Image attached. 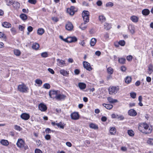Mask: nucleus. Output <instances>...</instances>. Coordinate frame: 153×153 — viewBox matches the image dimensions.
I'll return each instance as SVG.
<instances>
[{
    "mask_svg": "<svg viewBox=\"0 0 153 153\" xmlns=\"http://www.w3.org/2000/svg\"><path fill=\"white\" fill-rule=\"evenodd\" d=\"M139 130L142 132L146 134L151 133L152 128L146 123H140L138 126Z\"/></svg>",
    "mask_w": 153,
    "mask_h": 153,
    "instance_id": "nucleus-1",
    "label": "nucleus"
},
{
    "mask_svg": "<svg viewBox=\"0 0 153 153\" xmlns=\"http://www.w3.org/2000/svg\"><path fill=\"white\" fill-rule=\"evenodd\" d=\"M17 89L18 91L22 93H27L28 90V88L24 84L19 85Z\"/></svg>",
    "mask_w": 153,
    "mask_h": 153,
    "instance_id": "nucleus-2",
    "label": "nucleus"
},
{
    "mask_svg": "<svg viewBox=\"0 0 153 153\" xmlns=\"http://www.w3.org/2000/svg\"><path fill=\"white\" fill-rule=\"evenodd\" d=\"M119 90L118 86H112L108 88L109 93L111 95H114L117 93Z\"/></svg>",
    "mask_w": 153,
    "mask_h": 153,
    "instance_id": "nucleus-3",
    "label": "nucleus"
},
{
    "mask_svg": "<svg viewBox=\"0 0 153 153\" xmlns=\"http://www.w3.org/2000/svg\"><path fill=\"white\" fill-rule=\"evenodd\" d=\"M84 22L82 23L79 26V28L80 29L85 28H87V26L85 25L86 23L89 22V16H85L83 17Z\"/></svg>",
    "mask_w": 153,
    "mask_h": 153,
    "instance_id": "nucleus-4",
    "label": "nucleus"
},
{
    "mask_svg": "<svg viewBox=\"0 0 153 153\" xmlns=\"http://www.w3.org/2000/svg\"><path fill=\"white\" fill-rule=\"evenodd\" d=\"M25 143L21 139H19L16 143V145L17 146L20 148H23L24 145L25 144Z\"/></svg>",
    "mask_w": 153,
    "mask_h": 153,
    "instance_id": "nucleus-5",
    "label": "nucleus"
},
{
    "mask_svg": "<svg viewBox=\"0 0 153 153\" xmlns=\"http://www.w3.org/2000/svg\"><path fill=\"white\" fill-rule=\"evenodd\" d=\"M59 91H58L52 90L49 92V95L51 97L53 98H56L58 93Z\"/></svg>",
    "mask_w": 153,
    "mask_h": 153,
    "instance_id": "nucleus-6",
    "label": "nucleus"
},
{
    "mask_svg": "<svg viewBox=\"0 0 153 153\" xmlns=\"http://www.w3.org/2000/svg\"><path fill=\"white\" fill-rule=\"evenodd\" d=\"M83 64L84 68L87 70L91 71L92 70V68L90 64L88 62L86 61H83Z\"/></svg>",
    "mask_w": 153,
    "mask_h": 153,
    "instance_id": "nucleus-7",
    "label": "nucleus"
},
{
    "mask_svg": "<svg viewBox=\"0 0 153 153\" xmlns=\"http://www.w3.org/2000/svg\"><path fill=\"white\" fill-rule=\"evenodd\" d=\"M71 118L74 120H77L79 119V115L77 112H74L71 115Z\"/></svg>",
    "mask_w": 153,
    "mask_h": 153,
    "instance_id": "nucleus-8",
    "label": "nucleus"
},
{
    "mask_svg": "<svg viewBox=\"0 0 153 153\" xmlns=\"http://www.w3.org/2000/svg\"><path fill=\"white\" fill-rule=\"evenodd\" d=\"M39 109L42 111H45L47 109L46 105L43 103L40 104L38 106Z\"/></svg>",
    "mask_w": 153,
    "mask_h": 153,
    "instance_id": "nucleus-9",
    "label": "nucleus"
},
{
    "mask_svg": "<svg viewBox=\"0 0 153 153\" xmlns=\"http://www.w3.org/2000/svg\"><path fill=\"white\" fill-rule=\"evenodd\" d=\"M57 65L60 67H63L65 65V61L64 60L60 59H57Z\"/></svg>",
    "mask_w": 153,
    "mask_h": 153,
    "instance_id": "nucleus-10",
    "label": "nucleus"
},
{
    "mask_svg": "<svg viewBox=\"0 0 153 153\" xmlns=\"http://www.w3.org/2000/svg\"><path fill=\"white\" fill-rule=\"evenodd\" d=\"M60 73L64 76H68L69 75V71H67L65 69H61L59 71Z\"/></svg>",
    "mask_w": 153,
    "mask_h": 153,
    "instance_id": "nucleus-11",
    "label": "nucleus"
},
{
    "mask_svg": "<svg viewBox=\"0 0 153 153\" xmlns=\"http://www.w3.org/2000/svg\"><path fill=\"white\" fill-rule=\"evenodd\" d=\"M59 93H58L57 96H56V99L59 100H64L66 97V96L63 94H60Z\"/></svg>",
    "mask_w": 153,
    "mask_h": 153,
    "instance_id": "nucleus-12",
    "label": "nucleus"
},
{
    "mask_svg": "<svg viewBox=\"0 0 153 153\" xmlns=\"http://www.w3.org/2000/svg\"><path fill=\"white\" fill-rule=\"evenodd\" d=\"M68 40L67 41L68 43L75 42L77 41V38L75 36L68 37Z\"/></svg>",
    "mask_w": 153,
    "mask_h": 153,
    "instance_id": "nucleus-13",
    "label": "nucleus"
},
{
    "mask_svg": "<svg viewBox=\"0 0 153 153\" xmlns=\"http://www.w3.org/2000/svg\"><path fill=\"white\" fill-rule=\"evenodd\" d=\"M20 117L23 120H27L29 119L30 116L28 114L24 113L21 115Z\"/></svg>",
    "mask_w": 153,
    "mask_h": 153,
    "instance_id": "nucleus-14",
    "label": "nucleus"
},
{
    "mask_svg": "<svg viewBox=\"0 0 153 153\" xmlns=\"http://www.w3.org/2000/svg\"><path fill=\"white\" fill-rule=\"evenodd\" d=\"M129 115L132 116H135L137 114V113L136 111L133 109H131L128 111Z\"/></svg>",
    "mask_w": 153,
    "mask_h": 153,
    "instance_id": "nucleus-15",
    "label": "nucleus"
},
{
    "mask_svg": "<svg viewBox=\"0 0 153 153\" xmlns=\"http://www.w3.org/2000/svg\"><path fill=\"white\" fill-rule=\"evenodd\" d=\"M130 19L132 22L134 23H137L138 21L139 18L135 16H133L131 17Z\"/></svg>",
    "mask_w": 153,
    "mask_h": 153,
    "instance_id": "nucleus-16",
    "label": "nucleus"
},
{
    "mask_svg": "<svg viewBox=\"0 0 153 153\" xmlns=\"http://www.w3.org/2000/svg\"><path fill=\"white\" fill-rule=\"evenodd\" d=\"M0 143L3 145L4 146H8L9 145V143L7 140L4 139L1 140Z\"/></svg>",
    "mask_w": 153,
    "mask_h": 153,
    "instance_id": "nucleus-17",
    "label": "nucleus"
},
{
    "mask_svg": "<svg viewBox=\"0 0 153 153\" xmlns=\"http://www.w3.org/2000/svg\"><path fill=\"white\" fill-rule=\"evenodd\" d=\"M2 25L3 26L7 28H10L11 27V25L9 22H4L2 23Z\"/></svg>",
    "mask_w": 153,
    "mask_h": 153,
    "instance_id": "nucleus-18",
    "label": "nucleus"
},
{
    "mask_svg": "<svg viewBox=\"0 0 153 153\" xmlns=\"http://www.w3.org/2000/svg\"><path fill=\"white\" fill-rule=\"evenodd\" d=\"M78 86L80 89H85L86 87V84L83 82H79L78 83Z\"/></svg>",
    "mask_w": 153,
    "mask_h": 153,
    "instance_id": "nucleus-19",
    "label": "nucleus"
},
{
    "mask_svg": "<svg viewBox=\"0 0 153 153\" xmlns=\"http://www.w3.org/2000/svg\"><path fill=\"white\" fill-rule=\"evenodd\" d=\"M73 26L71 22H68L65 25V29H73Z\"/></svg>",
    "mask_w": 153,
    "mask_h": 153,
    "instance_id": "nucleus-20",
    "label": "nucleus"
},
{
    "mask_svg": "<svg viewBox=\"0 0 153 153\" xmlns=\"http://www.w3.org/2000/svg\"><path fill=\"white\" fill-rule=\"evenodd\" d=\"M13 5L14 8L16 10L18 9L20 7V6L19 3L17 2H13Z\"/></svg>",
    "mask_w": 153,
    "mask_h": 153,
    "instance_id": "nucleus-21",
    "label": "nucleus"
},
{
    "mask_svg": "<svg viewBox=\"0 0 153 153\" xmlns=\"http://www.w3.org/2000/svg\"><path fill=\"white\" fill-rule=\"evenodd\" d=\"M72 8H74V7L71 6L70 8L68 9L67 10V12L71 15H73L74 13V11L72 10Z\"/></svg>",
    "mask_w": 153,
    "mask_h": 153,
    "instance_id": "nucleus-22",
    "label": "nucleus"
},
{
    "mask_svg": "<svg viewBox=\"0 0 153 153\" xmlns=\"http://www.w3.org/2000/svg\"><path fill=\"white\" fill-rule=\"evenodd\" d=\"M97 42V40L95 38H92L91 40L90 45L91 46H94Z\"/></svg>",
    "mask_w": 153,
    "mask_h": 153,
    "instance_id": "nucleus-23",
    "label": "nucleus"
},
{
    "mask_svg": "<svg viewBox=\"0 0 153 153\" xmlns=\"http://www.w3.org/2000/svg\"><path fill=\"white\" fill-rule=\"evenodd\" d=\"M150 11L148 9H144L142 10V13L144 15L147 16L149 14Z\"/></svg>",
    "mask_w": 153,
    "mask_h": 153,
    "instance_id": "nucleus-24",
    "label": "nucleus"
},
{
    "mask_svg": "<svg viewBox=\"0 0 153 153\" xmlns=\"http://www.w3.org/2000/svg\"><path fill=\"white\" fill-rule=\"evenodd\" d=\"M102 105L108 109H111L113 106L112 105L106 104L105 103L103 104Z\"/></svg>",
    "mask_w": 153,
    "mask_h": 153,
    "instance_id": "nucleus-25",
    "label": "nucleus"
},
{
    "mask_svg": "<svg viewBox=\"0 0 153 153\" xmlns=\"http://www.w3.org/2000/svg\"><path fill=\"white\" fill-rule=\"evenodd\" d=\"M108 100L111 103H114L117 102L118 101L116 99H114L111 97H108L107 98Z\"/></svg>",
    "mask_w": 153,
    "mask_h": 153,
    "instance_id": "nucleus-26",
    "label": "nucleus"
},
{
    "mask_svg": "<svg viewBox=\"0 0 153 153\" xmlns=\"http://www.w3.org/2000/svg\"><path fill=\"white\" fill-rule=\"evenodd\" d=\"M89 127L91 128H93L95 129L98 128V126L95 124L91 123L89 125Z\"/></svg>",
    "mask_w": 153,
    "mask_h": 153,
    "instance_id": "nucleus-27",
    "label": "nucleus"
},
{
    "mask_svg": "<svg viewBox=\"0 0 153 153\" xmlns=\"http://www.w3.org/2000/svg\"><path fill=\"white\" fill-rule=\"evenodd\" d=\"M107 71L108 74L110 75L112 74L114 72L113 69L111 67L108 68L107 69Z\"/></svg>",
    "mask_w": 153,
    "mask_h": 153,
    "instance_id": "nucleus-28",
    "label": "nucleus"
},
{
    "mask_svg": "<svg viewBox=\"0 0 153 153\" xmlns=\"http://www.w3.org/2000/svg\"><path fill=\"white\" fill-rule=\"evenodd\" d=\"M14 53L16 56H19L21 54V52L19 50L15 49L14 50Z\"/></svg>",
    "mask_w": 153,
    "mask_h": 153,
    "instance_id": "nucleus-29",
    "label": "nucleus"
},
{
    "mask_svg": "<svg viewBox=\"0 0 153 153\" xmlns=\"http://www.w3.org/2000/svg\"><path fill=\"white\" fill-rule=\"evenodd\" d=\"M39 44L38 43H34L32 46V48L35 50H37L39 49Z\"/></svg>",
    "mask_w": 153,
    "mask_h": 153,
    "instance_id": "nucleus-30",
    "label": "nucleus"
},
{
    "mask_svg": "<svg viewBox=\"0 0 153 153\" xmlns=\"http://www.w3.org/2000/svg\"><path fill=\"white\" fill-rule=\"evenodd\" d=\"M21 18L23 20H25L27 19V16L26 15L22 13L20 15Z\"/></svg>",
    "mask_w": 153,
    "mask_h": 153,
    "instance_id": "nucleus-31",
    "label": "nucleus"
},
{
    "mask_svg": "<svg viewBox=\"0 0 153 153\" xmlns=\"http://www.w3.org/2000/svg\"><path fill=\"white\" fill-rule=\"evenodd\" d=\"M99 20L101 22H105L106 20L105 17L103 15L99 16Z\"/></svg>",
    "mask_w": 153,
    "mask_h": 153,
    "instance_id": "nucleus-32",
    "label": "nucleus"
},
{
    "mask_svg": "<svg viewBox=\"0 0 153 153\" xmlns=\"http://www.w3.org/2000/svg\"><path fill=\"white\" fill-rule=\"evenodd\" d=\"M110 132L111 135H114L116 131V129L115 128L112 127L111 128L110 130Z\"/></svg>",
    "mask_w": 153,
    "mask_h": 153,
    "instance_id": "nucleus-33",
    "label": "nucleus"
},
{
    "mask_svg": "<svg viewBox=\"0 0 153 153\" xmlns=\"http://www.w3.org/2000/svg\"><path fill=\"white\" fill-rule=\"evenodd\" d=\"M128 133L129 136L133 137L134 135V132L132 130H128Z\"/></svg>",
    "mask_w": 153,
    "mask_h": 153,
    "instance_id": "nucleus-34",
    "label": "nucleus"
},
{
    "mask_svg": "<svg viewBox=\"0 0 153 153\" xmlns=\"http://www.w3.org/2000/svg\"><path fill=\"white\" fill-rule=\"evenodd\" d=\"M131 80V77L130 76H127L125 79V82L127 83H130Z\"/></svg>",
    "mask_w": 153,
    "mask_h": 153,
    "instance_id": "nucleus-35",
    "label": "nucleus"
},
{
    "mask_svg": "<svg viewBox=\"0 0 153 153\" xmlns=\"http://www.w3.org/2000/svg\"><path fill=\"white\" fill-rule=\"evenodd\" d=\"M82 17L84 16H89V12L88 11H83L82 13Z\"/></svg>",
    "mask_w": 153,
    "mask_h": 153,
    "instance_id": "nucleus-36",
    "label": "nucleus"
},
{
    "mask_svg": "<svg viewBox=\"0 0 153 153\" xmlns=\"http://www.w3.org/2000/svg\"><path fill=\"white\" fill-rule=\"evenodd\" d=\"M56 126L58 127H59L63 129L64 128L63 123L62 122H60L59 123H57V124H56Z\"/></svg>",
    "mask_w": 153,
    "mask_h": 153,
    "instance_id": "nucleus-37",
    "label": "nucleus"
},
{
    "mask_svg": "<svg viewBox=\"0 0 153 153\" xmlns=\"http://www.w3.org/2000/svg\"><path fill=\"white\" fill-rule=\"evenodd\" d=\"M126 60V59L123 58H120L118 59L119 62L122 64L124 63Z\"/></svg>",
    "mask_w": 153,
    "mask_h": 153,
    "instance_id": "nucleus-38",
    "label": "nucleus"
},
{
    "mask_svg": "<svg viewBox=\"0 0 153 153\" xmlns=\"http://www.w3.org/2000/svg\"><path fill=\"white\" fill-rule=\"evenodd\" d=\"M44 29H38L37 33L39 35H41L44 33Z\"/></svg>",
    "mask_w": 153,
    "mask_h": 153,
    "instance_id": "nucleus-39",
    "label": "nucleus"
},
{
    "mask_svg": "<svg viewBox=\"0 0 153 153\" xmlns=\"http://www.w3.org/2000/svg\"><path fill=\"white\" fill-rule=\"evenodd\" d=\"M153 66L152 65H150L149 66V70L148 72L149 74H151L152 73V70Z\"/></svg>",
    "mask_w": 153,
    "mask_h": 153,
    "instance_id": "nucleus-40",
    "label": "nucleus"
},
{
    "mask_svg": "<svg viewBox=\"0 0 153 153\" xmlns=\"http://www.w3.org/2000/svg\"><path fill=\"white\" fill-rule=\"evenodd\" d=\"M41 56L43 58H46L48 57V53L46 52H44L41 53Z\"/></svg>",
    "mask_w": 153,
    "mask_h": 153,
    "instance_id": "nucleus-41",
    "label": "nucleus"
},
{
    "mask_svg": "<svg viewBox=\"0 0 153 153\" xmlns=\"http://www.w3.org/2000/svg\"><path fill=\"white\" fill-rule=\"evenodd\" d=\"M105 29H110L111 27V25L107 23H105L104 25Z\"/></svg>",
    "mask_w": 153,
    "mask_h": 153,
    "instance_id": "nucleus-42",
    "label": "nucleus"
},
{
    "mask_svg": "<svg viewBox=\"0 0 153 153\" xmlns=\"http://www.w3.org/2000/svg\"><path fill=\"white\" fill-rule=\"evenodd\" d=\"M5 1L8 6H10L13 4L12 0H5Z\"/></svg>",
    "mask_w": 153,
    "mask_h": 153,
    "instance_id": "nucleus-43",
    "label": "nucleus"
},
{
    "mask_svg": "<svg viewBox=\"0 0 153 153\" xmlns=\"http://www.w3.org/2000/svg\"><path fill=\"white\" fill-rule=\"evenodd\" d=\"M118 44L122 46H124L125 45V42L123 40H121L119 41Z\"/></svg>",
    "mask_w": 153,
    "mask_h": 153,
    "instance_id": "nucleus-44",
    "label": "nucleus"
},
{
    "mask_svg": "<svg viewBox=\"0 0 153 153\" xmlns=\"http://www.w3.org/2000/svg\"><path fill=\"white\" fill-rule=\"evenodd\" d=\"M131 97L133 99H135L136 96V94L135 93L132 92L130 93Z\"/></svg>",
    "mask_w": 153,
    "mask_h": 153,
    "instance_id": "nucleus-45",
    "label": "nucleus"
},
{
    "mask_svg": "<svg viewBox=\"0 0 153 153\" xmlns=\"http://www.w3.org/2000/svg\"><path fill=\"white\" fill-rule=\"evenodd\" d=\"M35 82L36 84L39 85H41L42 83L41 80L38 79H36Z\"/></svg>",
    "mask_w": 153,
    "mask_h": 153,
    "instance_id": "nucleus-46",
    "label": "nucleus"
},
{
    "mask_svg": "<svg viewBox=\"0 0 153 153\" xmlns=\"http://www.w3.org/2000/svg\"><path fill=\"white\" fill-rule=\"evenodd\" d=\"M44 87L46 89H49L50 88V85L48 83H45L43 85Z\"/></svg>",
    "mask_w": 153,
    "mask_h": 153,
    "instance_id": "nucleus-47",
    "label": "nucleus"
},
{
    "mask_svg": "<svg viewBox=\"0 0 153 153\" xmlns=\"http://www.w3.org/2000/svg\"><path fill=\"white\" fill-rule=\"evenodd\" d=\"M114 5V4L113 3L111 2H108L106 4V6L107 7H112Z\"/></svg>",
    "mask_w": 153,
    "mask_h": 153,
    "instance_id": "nucleus-48",
    "label": "nucleus"
},
{
    "mask_svg": "<svg viewBox=\"0 0 153 153\" xmlns=\"http://www.w3.org/2000/svg\"><path fill=\"white\" fill-rule=\"evenodd\" d=\"M28 2L31 4H35L36 2V0H28Z\"/></svg>",
    "mask_w": 153,
    "mask_h": 153,
    "instance_id": "nucleus-49",
    "label": "nucleus"
},
{
    "mask_svg": "<svg viewBox=\"0 0 153 153\" xmlns=\"http://www.w3.org/2000/svg\"><path fill=\"white\" fill-rule=\"evenodd\" d=\"M3 38L4 39H5L6 36L3 33L0 32V38Z\"/></svg>",
    "mask_w": 153,
    "mask_h": 153,
    "instance_id": "nucleus-50",
    "label": "nucleus"
},
{
    "mask_svg": "<svg viewBox=\"0 0 153 153\" xmlns=\"http://www.w3.org/2000/svg\"><path fill=\"white\" fill-rule=\"evenodd\" d=\"M153 139H152L149 138L147 141V143L148 144L152 145V141Z\"/></svg>",
    "mask_w": 153,
    "mask_h": 153,
    "instance_id": "nucleus-51",
    "label": "nucleus"
},
{
    "mask_svg": "<svg viewBox=\"0 0 153 153\" xmlns=\"http://www.w3.org/2000/svg\"><path fill=\"white\" fill-rule=\"evenodd\" d=\"M14 128L15 129L19 131H20L21 130V127L17 125H15V126Z\"/></svg>",
    "mask_w": 153,
    "mask_h": 153,
    "instance_id": "nucleus-52",
    "label": "nucleus"
},
{
    "mask_svg": "<svg viewBox=\"0 0 153 153\" xmlns=\"http://www.w3.org/2000/svg\"><path fill=\"white\" fill-rule=\"evenodd\" d=\"M35 153H43L42 151L40 149H36L35 150Z\"/></svg>",
    "mask_w": 153,
    "mask_h": 153,
    "instance_id": "nucleus-53",
    "label": "nucleus"
},
{
    "mask_svg": "<svg viewBox=\"0 0 153 153\" xmlns=\"http://www.w3.org/2000/svg\"><path fill=\"white\" fill-rule=\"evenodd\" d=\"M117 119L120 120H122L124 119V117L122 115L119 116L118 115Z\"/></svg>",
    "mask_w": 153,
    "mask_h": 153,
    "instance_id": "nucleus-54",
    "label": "nucleus"
},
{
    "mask_svg": "<svg viewBox=\"0 0 153 153\" xmlns=\"http://www.w3.org/2000/svg\"><path fill=\"white\" fill-rule=\"evenodd\" d=\"M45 138L47 140H49L51 138V136L49 134H47L45 136Z\"/></svg>",
    "mask_w": 153,
    "mask_h": 153,
    "instance_id": "nucleus-55",
    "label": "nucleus"
},
{
    "mask_svg": "<svg viewBox=\"0 0 153 153\" xmlns=\"http://www.w3.org/2000/svg\"><path fill=\"white\" fill-rule=\"evenodd\" d=\"M126 59L128 61L131 60L132 59V56L131 55H129L127 57Z\"/></svg>",
    "mask_w": 153,
    "mask_h": 153,
    "instance_id": "nucleus-56",
    "label": "nucleus"
},
{
    "mask_svg": "<svg viewBox=\"0 0 153 153\" xmlns=\"http://www.w3.org/2000/svg\"><path fill=\"white\" fill-rule=\"evenodd\" d=\"M52 20L55 22H57L58 21V18L56 17H54L52 18Z\"/></svg>",
    "mask_w": 153,
    "mask_h": 153,
    "instance_id": "nucleus-57",
    "label": "nucleus"
},
{
    "mask_svg": "<svg viewBox=\"0 0 153 153\" xmlns=\"http://www.w3.org/2000/svg\"><path fill=\"white\" fill-rule=\"evenodd\" d=\"M48 70L51 74H54V71L52 69L50 68H48Z\"/></svg>",
    "mask_w": 153,
    "mask_h": 153,
    "instance_id": "nucleus-58",
    "label": "nucleus"
},
{
    "mask_svg": "<svg viewBox=\"0 0 153 153\" xmlns=\"http://www.w3.org/2000/svg\"><path fill=\"white\" fill-rule=\"evenodd\" d=\"M102 4V2L100 0L98 1L97 2V4L98 6H101Z\"/></svg>",
    "mask_w": 153,
    "mask_h": 153,
    "instance_id": "nucleus-59",
    "label": "nucleus"
},
{
    "mask_svg": "<svg viewBox=\"0 0 153 153\" xmlns=\"http://www.w3.org/2000/svg\"><path fill=\"white\" fill-rule=\"evenodd\" d=\"M79 44H80L82 46H85V43L84 42V41L83 40V41H81L79 43Z\"/></svg>",
    "mask_w": 153,
    "mask_h": 153,
    "instance_id": "nucleus-60",
    "label": "nucleus"
},
{
    "mask_svg": "<svg viewBox=\"0 0 153 153\" xmlns=\"http://www.w3.org/2000/svg\"><path fill=\"white\" fill-rule=\"evenodd\" d=\"M36 144L37 146H39L40 145H41L42 142L40 140H39L38 141H36Z\"/></svg>",
    "mask_w": 153,
    "mask_h": 153,
    "instance_id": "nucleus-61",
    "label": "nucleus"
},
{
    "mask_svg": "<svg viewBox=\"0 0 153 153\" xmlns=\"http://www.w3.org/2000/svg\"><path fill=\"white\" fill-rule=\"evenodd\" d=\"M79 71L78 69H75L74 71V73L76 75H78L79 73Z\"/></svg>",
    "mask_w": 153,
    "mask_h": 153,
    "instance_id": "nucleus-62",
    "label": "nucleus"
},
{
    "mask_svg": "<svg viewBox=\"0 0 153 153\" xmlns=\"http://www.w3.org/2000/svg\"><path fill=\"white\" fill-rule=\"evenodd\" d=\"M107 118L105 116H103L102 117L101 120L103 122H105L107 120Z\"/></svg>",
    "mask_w": 153,
    "mask_h": 153,
    "instance_id": "nucleus-63",
    "label": "nucleus"
},
{
    "mask_svg": "<svg viewBox=\"0 0 153 153\" xmlns=\"http://www.w3.org/2000/svg\"><path fill=\"white\" fill-rule=\"evenodd\" d=\"M66 144L67 146L69 147H71L72 146L71 143L70 142H67L66 143Z\"/></svg>",
    "mask_w": 153,
    "mask_h": 153,
    "instance_id": "nucleus-64",
    "label": "nucleus"
}]
</instances>
